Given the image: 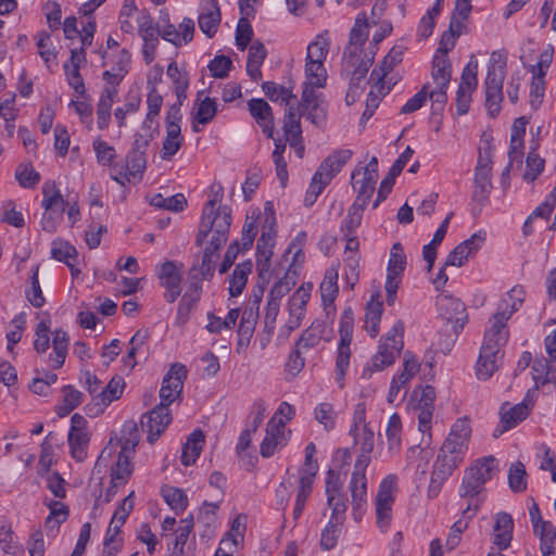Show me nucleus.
Returning <instances> with one entry per match:
<instances>
[{
  "instance_id": "f257e3e1",
  "label": "nucleus",
  "mask_w": 556,
  "mask_h": 556,
  "mask_svg": "<svg viewBox=\"0 0 556 556\" xmlns=\"http://www.w3.org/2000/svg\"><path fill=\"white\" fill-rule=\"evenodd\" d=\"M525 296L526 292L521 287H514L503 296L496 312L489 319L490 326L485 330L476 364V372L479 379H489L501 366L502 348L509 338L507 321L522 305Z\"/></svg>"
},
{
  "instance_id": "f03ea898",
  "label": "nucleus",
  "mask_w": 556,
  "mask_h": 556,
  "mask_svg": "<svg viewBox=\"0 0 556 556\" xmlns=\"http://www.w3.org/2000/svg\"><path fill=\"white\" fill-rule=\"evenodd\" d=\"M525 296L526 292L521 287H514L503 296L496 312L489 319L490 326L485 330L476 364V372L479 379H489L501 366L502 348L509 338L507 321L522 305Z\"/></svg>"
},
{
  "instance_id": "7ed1b4c3",
  "label": "nucleus",
  "mask_w": 556,
  "mask_h": 556,
  "mask_svg": "<svg viewBox=\"0 0 556 556\" xmlns=\"http://www.w3.org/2000/svg\"><path fill=\"white\" fill-rule=\"evenodd\" d=\"M369 36V23L365 12L358 13L350 31V39L343 52L341 73L350 79L346 98L357 94L369 67L375 60L376 51L364 48Z\"/></svg>"
},
{
  "instance_id": "20e7f679",
  "label": "nucleus",
  "mask_w": 556,
  "mask_h": 556,
  "mask_svg": "<svg viewBox=\"0 0 556 556\" xmlns=\"http://www.w3.org/2000/svg\"><path fill=\"white\" fill-rule=\"evenodd\" d=\"M374 450V432L363 427V441L361 451L354 465L349 490L351 493L352 515L355 521H361L367 507V478L366 469L370 463V453Z\"/></svg>"
},
{
  "instance_id": "39448f33",
  "label": "nucleus",
  "mask_w": 556,
  "mask_h": 556,
  "mask_svg": "<svg viewBox=\"0 0 556 556\" xmlns=\"http://www.w3.org/2000/svg\"><path fill=\"white\" fill-rule=\"evenodd\" d=\"M495 458L484 457L475 462L465 470L463 481L459 488V496L468 498V505L463 510V517L471 519L479 510L482 500L479 497L484 490V484L492 479L494 471L497 470Z\"/></svg>"
},
{
  "instance_id": "423d86ee",
  "label": "nucleus",
  "mask_w": 556,
  "mask_h": 556,
  "mask_svg": "<svg viewBox=\"0 0 556 556\" xmlns=\"http://www.w3.org/2000/svg\"><path fill=\"white\" fill-rule=\"evenodd\" d=\"M506 76V56L501 52L494 51L491 54L488 66L485 87V106L489 114L494 117L501 111L503 101V83Z\"/></svg>"
},
{
  "instance_id": "0eeeda50",
  "label": "nucleus",
  "mask_w": 556,
  "mask_h": 556,
  "mask_svg": "<svg viewBox=\"0 0 556 556\" xmlns=\"http://www.w3.org/2000/svg\"><path fill=\"white\" fill-rule=\"evenodd\" d=\"M403 332L404 325L397 320L392 329L381 338L378 351L371 358V367L364 369L363 377H366L367 372H369V377L372 371L383 370L395 362L404 346Z\"/></svg>"
},
{
  "instance_id": "6e6552de",
  "label": "nucleus",
  "mask_w": 556,
  "mask_h": 556,
  "mask_svg": "<svg viewBox=\"0 0 556 556\" xmlns=\"http://www.w3.org/2000/svg\"><path fill=\"white\" fill-rule=\"evenodd\" d=\"M230 225L231 211L225 208L222 217L215 223L214 228L210 231L212 236L208 245L204 249L200 266V275L202 278L206 279L213 275L217 252L228 240Z\"/></svg>"
},
{
  "instance_id": "1a4fd4ad",
  "label": "nucleus",
  "mask_w": 556,
  "mask_h": 556,
  "mask_svg": "<svg viewBox=\"0 0 556 556\" xmlns=\"http://www.w3.org/2000/svg\"><path fill=\"white\" fill-rule=\"evenodd\" d=\"M354 325V314L351 307H348L342 313L339 325L340 342L338 346V356L336 362L337 381L340 388H343L345 371L349 368Z\"/></svg>"
},
{
  "instance_id": "9d476101",
  "label": "nucleus",
  "mask_w": 556,
  "mask_h": 556,
  "mask_svg": "<svg viewBox=\"0 0 556 556\" xmlns=\"http://www.w3.org/2000/svg\"><path fill=\"white\" fill-rule=\"evenodd\" d=\"M378 179V159L372 156L367 165L357 167L353 170L351 184L357 193L354 202H364L367 205L372 197Z\"/></svg>"
},
{
  "instance_id": "9b49d317",
  "label": "nucleus",
  "mask_w": 556,
  "mask_h": 556,
  "mask_svg": "<svg viewBox=\"0 0 556 556\" xmlns=\"http://www.w3.org/2000/svg\"><path fill=\"white\" fill-rule=\"evenodd\" d=\"M395 485L396 477L389 475L381 481L376 495V522L382 532L388 530L392 519V505L394 503L393 492Z\"/></svg>"
},
{
  "instance_id": "f8f14e48",
  "label": "nucleus",
  "mask_w": 556,
  "mask_h": 556,
  "mask_svg": "<svg viewBox=\"0 0 556 556\" xmlns=\"http://www.w3.org/2000/svg\"><path fill=\"white\" fill-rule=\"evenodd\" d=\"M213 189V198L206 202L202 212V218L199 225V230L195 237V244L201 247L210 235L212 228H214L215 223L222 217L223 211L225 208H231L227 205L219 206L217 210L215 208L216 204L222 201L223 198V186L220 184L214 185Z\"/></svg>"
},
{
  "instance_id": "ddd939ff",
  "label": "nucleus",
  "mask_w": 556,
  "mask_h": 556,
  "mask_svg": "<svg viewBox=\"0 0 556 556\" xmlns=\"http://www.w3.org/2000/svg\"><path fill=\"white\" fill-rule=\"evenodd\" d=\"M187 378V368L180 363H175L163 378L160 389V404L169 408V405L179 399Z\"/></svg>"
},
{
  "instance_id": "4468645a",
  "label": "nucleus",
  "mask_w": 556,
  "mask_h": 556,
  "mask_svg": "<svg viewBox=\"0 0 556 556\" xmlns=\"http://www.w3.org/2000/svg\"><path fill=\"white\" fill-rule=\"evenodd\" d=\"M89 440L86 418L79 414H74L71 418L68 445L72 457L77 462H83L86 458Z\"/></svg>"
},
{
  "instance_id": "2eb2a0df",
  "label": "nucleus",
  "mask_w": 556,
  "mask_h": 556,
  "mask_svg": "<svg viewBox=\"0 0 556 556\" xmlns=\"http://www.w3.org/2000/svg\"><path fill=\"white\" fill-rule=\"evenodd\" d=\"M437 307L440 316L453 323V330L457 334L467 321L466 307L459 299L448 294H441L437 298Z\"/></svg>"
},
{
  "instance_id": "dca6fc26",
  "label": "nucleus",
  "mask_w": 556,
  "mask_h": 556,
  "mask_svg": "<svg viewBox=\"0 0 556 556\" xmlns=\"http://www.w3.org/2000/svg\"><path fill=\"white\" fill-rule=\"evenodd\" d=\"M471 434V428L467 418L457 419L452 426L451 432L441 446L440 452L448 456L460 457L467 448Z\"/></svg>"
},
{
  "instance_id": "f3484780",
  "label": "nucleus",
  "mask_w": 556,
  "mask_h": 556,
  "mask_svg": "<svg viewBox=\"0 0 556 556\" xmlns=\"http://www.w3.org/2000/svg\"><path fill=\"white\" fill-rule=\"evenodd\" d=\"M172 421V414L167 406L159 404L146 413L140 420L141 427L148 432V441L153 444L165 431Z\"/></svg>"
},
{
  "instance_id": "a211bd4d",
  "label": "nucleus",
  "mask_w": 556,
  "mask_h": 556,
  "mask_svg": "<svg viewBox=\"0 0 556 556\" xmlns=\"http://www.w3.org/2000/svg\"><path fill=\"white\" fill-rule=\"evenodd\" d=\"M485 241V232L478 231L473 233L469 239L460 242L448 254L445 266H457L460 267L464 263L473 255Z\"/></svg>"
},
{
  "instance_id": "6ab92c4d",
  "label": "nucleus",
  "mask_w": 556,
  "mask_h": 556,
  "mask_svg": "<svg viewBox=\"0 0 556 556\" xmlns=\"http://www.w3.org/2000/svg\"><path fill=\"white\" fill-rule=\"evenodd\" d=\"M160 283L165 288L164 298L168 303H174L181 293V275L177 269L175 262H164L159 270Z\"/></svg>"
},
{
  "instance_id": "aec40b11",
  "label": "nucleus",
  "mask_w": 556,
  "mask_h": 556,
  "mask_svg": "<svg viewBox=\"0 0 556 556\" xmlns=\"http://www.w3.org/2000/svg\"><path fill=\"white\" fill-rule=\"evenodd\" d=\"M222 14L217 0H204L200 4L198 24L203 34L212 38L220 24Z\"/></svg>"
},
{
  "instance_id": "412c9836",
  "label": "nucleus",
  "mask_w": 556,
  "mask_h": 556,
  "mask_svg": "<svg viewBox=\"0 0 556 556\" xmlns=\"http://www.w3.org/2000/svg\"><path fill=\"white\" fill-rule=\"evenodd\" d=\"M403 60V49L401 47H393L389 53L383 58L380 65L372 70L370 74V80L375 83V87L378 88L379 93H384V77L394 68V66L401 63ZM390 88H387L388 93Z\"/></svg>"
},
{
  "instance_id": "4be33fe9",
  "label": "nucleus",
  "mask_w": 556,
  "mask_h": 556,
  "mask_svg": "<svg viewBox=\"0 0 556 556\" xmlns=\"http://www.w3.org/2000/svg\"><path fill=\"white\" fill-rule=\"evenodd\" d=\"M248 109L252 117L268 138L274 135V116L270 105L264 99H251Z\"/></svg>"
},
{
  "instance_id": "5701e85b",
  "label": "nucleus",
  "mask_w": 556,
  "mask_h": 556,
  "mask_svg": "<svg viewBox=\"0 0 556 556\" xmlns=\"http://www.w3.org/2000/svg\"><path fill=\"white\" fill-rule=\"evenodd\" d=\"M530 409L528 405L523 402L516 404L515 406H509L507 403L502 405L500 414L503 428L496 429L494 431V437L497 438L505 431L516 427L520 421L527 418Z\"/></svg>"
},
{
  "instance_id": "b1692460",
  "label": "nucleus",
  "mask_w": 556,
  "mask_h": 556,
  "mask_svg": "<svg viewBox=\"0 0 556 556\" xmlns=\"http://www.w3.org/2000/svg\"><path fill=\"white\" fill-rule=\"evenodd\" d=\"M383 313V303L381 293L377 291L371 295L370 301L366 305L365 313V330L375 338L379 332V324Z\"/></svg>"
},
{
  "instance_id": "393cba45",
  "label": "nucleus",
  "mask_w": 556,
  "mask_h": 556,
  "mask_svg": "<svg viewBox=\"0 0 556 556\" xmlns=\"http://www.w3.org/2000/svg\"><path fill=\"white\" fill-rule=\"evenodd\" d=\"M514 520L507 513H498L495 516L494 525V544L500 549H506L513 539Z\"/></svg>"
},
{
  "instance_id": "a878e982",
  "label": "nucleus",
  "mask_w": 556,
  "mask_h": 556,
  "mask_svg": "<svg viewBox=\"0 0 556 556\" xmlns=\"http://www.w3.org/2000/svg\"><path fill=\"white\" fill-rule=\"evenodd\" d=\"M117 88L104 87L97 104V124L99 129H105L111 122V110L117 96Z\"/></svg>"
},
{
  "instance_id": "bb28decb",
  "label": "nucleus",
  "mask_w": 556,
  "mask_h": 556,
  "mask_svg": "<svg viewBox=\"0 0 556 556\" xmlns=\"http://www.w3.org/2000/svg\"><path fill=\"white\" fill-rule=\"evenodd\" d=\"M351 150H339L327 156L319 165L317 172L321 176H328L329 181L342 169L346 162L351 159Z\"/></svg>"
},
{
  "instance_id": "cd10ccee",
  "label": "nucleus",
  "mask_w": 556,
  "mask_h": 556,
  "mask_svg": "<svg viewBox=\"0 0 556 556\" xmlns=\"http://www.w3.org/2000/svg\"><path fill=\"white\" fill-rule=\"evenodd\" d=\"M431 76L437 86L448 87L452 77V65L447 55L434 54Z\"/></svg>"
},
{
  "instance_id": "c85d7f7f",
  "label": "nucleus",
  "mask_w": 556,
  "mask_h": 556,
  "mask_svg": "<svg viewBox=\"0 0 556 556\" xmlns=\"http://www.w3.org/2000/svg\"><path fill=\"white\" fill-rule=\"evenodd\" d=\"M42 194L43 200L41 202V206L46 211L60 210L61 213L64 212L67 203L56 187L55 181H46L42 186Z\"/></svg>"
},
{
  "instance_id": "c756f323",
  "label": "nucleus",
  "mask_w": 556,
  "mask_h": 556,
  "mask_svg": "<svg viewBox=\"0 0 556 556\" xmlns=\"http://www.w3.org/2000/svg\"><path fill=\"white\" fill-rule=\"evenodd\" d=\"M266 49L263 43L254 42L251 45L247 61V73L254 81H257L261 76V66L266 58Z\"/></svg>"
},
{
  "instance_id": "7c9ffc66",
  "label": "nucleus",
  "mask_w": 556,
  "mask_h": 556,
  "mask_svg": "<svg viewBox=\"0 0 556 556\" xmlns=\"http://www.w3.org/2000/svg\"><path fill=\"white\" fill-rule=\"evenodd\" d=\"M70 337L66 331L58 329L53 332V354L49 358L52 362V368L59 369L63 366L68 348Z\"/></svg>"
},
{
  "instance_id": "2f4dec72",
  "label": "nucleus",
  "mask_w": 556,
  "mask_h": 556,
  "mask_svg": "<svg viewBox=\"0 0 556 556\" xmlns=\"http://www.w3.org/2000/svg\"><path fill=\"white\" fill-rule=\"evenodd\" d=\"M204 443V434L201 430H194L182 447L181 463L190 466L199 457Z\"/></svg>"
},
{
  "instance_id": "473e14b6",
  "label": "nucleus",
  "mask_w": 556,
  "mask_h": 556,
  "mask_svg": "<svg viewBox=\"0 0 556 556\" xmlns=\"http://www.w3.org/2000/svg\"><path fill=\"white\" fill-rule=\"evenodd\" d=\"M271 236L270 233L262 232L261 238L257 241V261L256 266L258 270V276L264 278V275L268 273L270 267V256L271 252Z\"/></svg>"
},
{
  "instance_id": "72a5a7b5",
  "label": "nucleus",
  "mask_w": 556,
  "mask_h": 556,
  "mask_svg": "<svg viewBox=\"0 0 556 556\" xmlns=\"http://www.w3.org/2000/svg\"><path fill=\"white\" fill-rule=\"evenodd\" d=\"M125 387V382L121 377L112 378L105 388L101 389L97 395H94L93 401L96 405L106 406L111 402L119 399L123 393Z\"/></svg>"
},
{
  "instance_id": "f704fd0d",
  "label": "nucleus",
  "mask_w": 556,
  "mask_h": 556,
  "mask_svg": "<svg viewBox=\"0 0 556 556\" xmlns=\"http://www.w3.org/2000/svg\"><path fill=\"white\" fill-rule=\"evenodd\" d=\"M330 47L329 33L326 30L316 36L307 47L306 62H325Z\"/></svg>"
},
{
  "instance_id": "c9c22d12",
  "label": "nucleus",
  "mask_w": 556,
  "mask_h": 556,
  "mask_svg": "<svg viewBox=\"0 0 556 556\" xmlns=\"http://www.w3.org/2000/svg\"><path fill=\"white\" fill-rule=\"evenodd\" d=\"M460 462L462 457L448 456L440 452L433 464L431 476L445 481Z\"/></svg>"
},
{
  "instance_id": "e433bc0d",
  "label": "nucleus",
  "mask_w": 556,
  "mask_h": 556,
  "mask_svg": "<svg viewBox=\"0 0 556 556\" xmlns=\"http://www.w3.org/2000/svg\"><path fill=\"white\" fill-rule=\"evenodd\" d=\"M301 118L293 106H289L285 112L283 131L286 141L294 143L302 138Z\"/></svg>"
},
{
  "instance_id": "4c0bfd02",
  "label": "nucleus",
  "mask_w": 556,
  "mask_h": 556,
  "mask_svg": "<svg viewBox=\"0 0 556 556\" xmlns=\"http://www.w3.org/2000/svg\"><path fill=\"white\" fill-rule=\"evenodd\" d=\"M217 113V103L214 99L206 97L198 104L197 113L192 123V130L199 132L201 129L198 124H208Z\"/></svg>"
},
{
  "instance_id": "58836bf2",
  "label": "nucleus",
  "mask_w": 556,
  "mask_h": 556,
  "mask_svg": "<svg viewBox=\"0 0 556 556\" xmlns=\"http://www.w3.org/2000/svg\"><path fill=\"white\" fill-rule=\"evenodd\" d=\"M252 270V263L250 261L238 264L229 280V293L231 296H238L242 293L248 276Z\"/></svg>"
},
{
  "instance_id": "ea45409f",
  "label": "nucleus",
  "mask_w": 556,
  "mask_h": 556,
  "mask_svg": "<svg viewBox=\"0 0 556 556\" xmlns=\"http://www.w3.org/2000/svg\"><path fill=\"white\" fill-rule=\"evenodd\" d=\"M262 89L265 96L273 102H280L290 106L291 100H295L296 97L292 93L290 88L278 85L274 81H265L262 84Z\"/></svg>"
},
{
  "instance_id": "a19ab883",
  "label": "nucleus",
  "mask_w": 556,
  "mask_h": 556,
  "mask_svg": "<svg viewBox=\"0 0 556 556\" xmlns=\"http://www.w3.org/2000/svg\"><path fill=\"white\" fill-rule=\"evenodd\" d=\"M325 331V325L320 321L313 323L307 329H305L299 340L296 341V348L301 350H308L319 344L323 339Z\"/></svg>"
},
{
  "instance_id": "79ce46f5",
  "label": "nucleus",
  "mask_w": 556,
  "mask_h": 556,
  "mask_svg": "<svg viewBox=\"0 0 556 556\" xmlns=\"http://www.w3.org/2000/svg\"><path fill=\"white\" fill-rule=\"evenodd\" d=\"M131 457L125 454H118L115 465L111 469V483L113 486L124 484L132 473L134 466L130 462Z\"/></svg>"
},
{
  "instance_id": "37998d69",
  "label": "nucleus",
  "mask_w": 556,
  "mask_h": 556,
  "mask_svg": "<svg viewBox=\"0 0 556 556\" xmlns=\"http://www.w3.org/2000/svg\"><path fill=\"white\" fill-rule=\"evenodd\" d=\"M51 256L60 262L65 263L71 273L74 274V263L72 260L77 257V250L74 245L63 240H54L51 247Z\"/></svg>"
},
{
  "instance_id": "c03bdc74",
  "label": "nucleus",
  "mask_w": 556,
  "mask_h": 556,
  "mask_svg": "<svg viewBox=\"0 0 556 556\" xmlns=\"http://www.w3.org/2000/svg\"><path fill=\"white\" fill-rule=\"evenodd\" d=\"M247 530V516L243 514L238 515L231 523L230 530L227 532L226 536L222 540L224 545L227 547L235 546L239 547L244 540V534Z\"/></svg>"
},
{
  "instance_id": "a18cd8bd",
  "label": "nucleus",
  "mask_w": 556,
  "mask_h": 556,
  "mask_svg": "<svg viewBox=\"0 0 556 556\" xmlns=\"http://www.w3.org/2000/svg\"><path fill=\"white\" fill-rule=\"evenodd\" d=\"M182 136L180 127H166V137L163 141L161 156L163 160H169L180 149Z\"/></svg>"
},
{
  "instance_id": "49530a36",
  "label": "nucleus",
  "mask_w": 556,
  "mask_h": 556,
  "mask_svg": "<svg viewBox=\"0 0 556 556\" xmlns=\"http://www.w3.org/2000/svg\"><path fill=\"white\" fill-rule=\"evenodd\" d=\"M150 204L156 208L181 212L187 204V200L182 193L167 198L163 197L161 193H156L151 197Z\"/></svg>"
},
{
  "instance_id": "de8ad7c7",
  "label": "nucleus",
  "mask_w": 556,
  "mask_h": 556,
  "mask_svg": "<svg viewBox=\"0 0 556 556\" xmlns=\"http://www.w3.org/2000/svg\"><path fill=\"white\" fill-rule=\"evenodd\" d=\"M312 285L301 286L289 300V315L304 317L305 307L311 296Z\"/></svg>"
},
{
  "instance_id": "09e8293b",
  "label": "nucleus",
  "mask_w": 556,
  "mask_h": 556,
  "mask_svg": "<svg viewBox=\"0 0 556 556\" xmlns=\"http://www.w3.org/2000/svg\"><path fill=\"white\" fill-rule=\"evenodd\" d=\"M540 548L543 556H552L556 551V527L552 522L542 523L539 528Z\"/></svg>"
},
{
  "instance_id": "8fccbe9b",
  "label": "nucleus",
  "mask_w": 556,
  "mask_h": 556,
  "mask_svg": "<svg viewBox=\"0 0 556 556\" xmlns=\"http://www.w3.org/2000/svg\"><path fill=\"white\" fill-rule=\"evenodd\" d=\"M366 205H364V202H354L349 208L348 215L341 225V231L344 236H351L355 233V230L362 223L363 211Z\"/></svg>"
},
{
  "instance_id": "3c124183",
  "label": "nucleus",
  "mask_w": 556,
  "mask_h": 556,
  "mask_svg": "<svg viewBox=\"0 0 556 556\" xmlns=\"http://www.w3.org/2000/svg\"><path fill=\"white\" fill-rule=\"evenodd\" d=\"M139 36L143 41L142 55L147 64H150L155 59L156 48L159 46L160 27H155L152 30L138 31Z\"/></svg>"
},
{
  "instance_id": "603ef678",
  "label": "nucleus",
  "mask_w": 556,
  "mask_h": 556,
  "mask_svg": "<svg viewBox=\"0 0 556 556\" xmlns=\"http://www.w3.org/2000/svg\"><path fill=\"white\" fill-rule=\"evenodd\" d=\"M406 267V256L401 243L396 242L392 245L390 258L388 263L387 276L402 278Z\"/></svg>"
},
{
  "instance_id": "864d4df0",
  "label": "nucleus",
  "mask_w": 556,
  "mask_h": 556,
  "mask_svg": "<svg viewBox=\"0 0 556 556\" xmlns=\"http://www.w3.org/2000/svg\"><path fill=\"white\" fill-rule=\"evenodd\" d=\"M478 61L475 55L470 56L469 62L464 67L460 84L458 86L459 91L473 92L478 86Z\"/></svg>"
},
{
  "instance_id": "5fc2aeb1",
  "label": "nucleus",
  "mask_w": 556,
  "mask_h": 556,
  "mask_svg": "<svg viewBox=\"0 0 556 556\" xmlns=\"http://www.w3.org/2000/svg\"><path fill=\"white\" fill-rule=\"evenodd\" d=\"M314 479L308 477H300L295 505L293 508V519L298 520L305 507V504L312 493Z\"/></svg>"
},
{
  "instance_id": "6e6d98bb",
  "label": "nucleus",
  "mask_w": 556,
  "mask_h": 556,
  "mask_svg": "<svg viewBox=\"0 0 556 556\" xmlns=\"http://www.w3.org/2000/svg\"><path fill=\"white\" fill-rule=\"evenodd\" d=\"M401 432H402V421L399 414L394 413L390 416L388 426L386 429V434L388 439V447L389 451L395 452L400 450L401 446Z\"/></svg>"
},
{
  "instance_id": "4d7b16f0",
  "label": "nucleus",
  "mask_w": 556,
  "mask_h": 556,
  "mask_svg": "<svg viewBox=\"0 0 556 556\" xmlns=\"http://www.w3.org/2000/svg\"><path fill=\"white\" fill-rule=\"evenodd\" d=\"M305 74L308 85L315 88H323L327 80V71L324 62H306Z\"/></svg>"
},
{
  "instance_id": "13d9d810",
  "label": "nucleus",
  "mask_w": 556,
  "mask_h": 556,
  "mask_svg": "<svg viewBox=\"0 0 556 556\" xmlns=\"http://www.w3.org/2000/svg\"><path fill=\"white\" fill-rule=\"evenodd\" d=\"M526 468L521 462L511 464L508 471V484L513 492H522L527 489Z\"/></svg>"
},
{
  "instance_id": "bf43d9fd",
  "label": "nucleus",
  "mask_w": 556,
  "mask_h": 556,
  "mask_svg": "<svg viewBox=\"0 0 556 556\" xmlns=\"http://www.w3.org/2000/svg\"><path fill=\"white\" fill-rule=\"evenodd\" d=\"M199 302V295L197 293H185L179 302L176 315V324L179 326L185 325L189 318L191 312L194 309Z\"/></svg>"
},
{
  "instance_id": "052dcab7",
  "label": "nucleus",
  "mask_w": 556,
  "mask_h": 556,
  "mask_svg": "<svg viewBox=\"0 0 556 556\" xmlns=\"http://www.w3.org/2000/svg\"><path fill=\"white\" fill-rule=\"evenodd\" d=\"M342 525V521H333V519H329V522L323 530L320 536V547L323 549L330 551L337 545Z\"/></svg>"
},
{
  "instance_id": "680f3d73",
  "label": "nucleus",
  "mask_w": 556,
  "mask_h": 556,
  "mask_svg": "<svg viewBox=\"0 0 556 556\" xmlns=\"http://www.w3.org/2000/svg\"><path fill=\"white\" fill-rule=\"evenodd\" d=\"M15 178L23 188H34L40 180V175L30 163L20 164L15 170Z\"/></svg>"
},
{
  "instance_id": "e2e57ef3",
  "label": "nucleus",
  "mask_w": 556,
  "mask_h": 556,
  "mask_svg": "<svg viewBox=\"0 0 556 556\" xmlns=\"http://www.w3.org/2000/svg\"><path fill=\"white\" fill-rule=\"evenodd\" d=\"M329 184L330 181L328 176H321V173L316 172L304 198L305 205L312 206L316 202L318 195Z\"/></svg>"
},
{
  "instance_id": "0e129e2a",
  "label": "nucleus",
  "mask_w": 556,
  "mask_h": 556,
  "mask_svg": "<svg viewBox=\"0 0 556 556\" xmlns=\"http://www.w3.org/2000/svg\"><path fill=\"white\" fill-rule=\"evenodd\" d=\"M552 366L545 358H535L532 365L533 380L536 387L544 386L554 379V374L551 371Z\"/></svg>"
},
{
  "instance_id": "69168bd1",
  "label": "nucleus",
  "mask_w": 556,
  "mask_h": 556,
  "mask_svg": "<svg viewBox=\"0 0 556 556\" xmlns=\"http://www.w3.org/2000/svg\"><path fill=\"white\" fill-rule=\"evenodd\" d=\"M36 45L38 48V53L43 62L48 65L49 62L54 61L56 59V52L51 43V36L48 31L41 30L36 35Z\"/></svg>"
},
{
  "instance_id": "338daca9",
  "label": "nucleus",
  "mask_w": 556,
  "mask_h": 556,
  "mask_svg": "<svg viewBox=\"0 0 556 556\" xmlns=\"http://www.w3.org/2000/svg\"><path fill=\"white\" fill-rule=\"evenodd\" d=\"M50 514L46 519V528L53 530L64 522L68 517V508L61 502H53L50 506Z\"/></svg>"
},
{
  "instance_id": "774afa93",
  "label": "nucleus",
  "mask_w": 556,
  "mask_h": 556,
  "mask_svg": "<svg viewBox=\"0 0 556 556\" xmlns=\"http://www.w3.org/2000/svg\"><path fill=\"white\" fill-rule=\"evenodd\" d=\"M97 161L102 166H111L116 156L115 149L108 142L98 138L92 143Z\"/></svg>"
}]
</instances>
